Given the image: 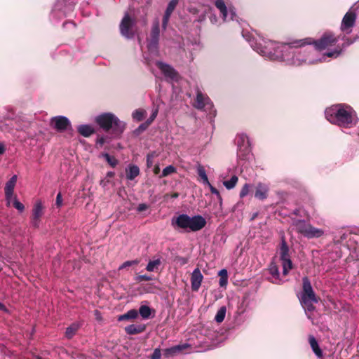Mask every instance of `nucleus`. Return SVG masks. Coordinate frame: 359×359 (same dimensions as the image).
Here are the masks:
<instances>
[{
    "mask_svg": "<svg viewBox=\"0 0 359 359\" xmlns=\"http://www.w3.org/2000/svg\"><path fill=\"white\" fill-rule=\"evenodd\" d=\"M243 36L249 42L252 48L262 57L296 67L325 62L327 57L336 58L341 53V50L334 49L323 53L322 57H316L315 50L311 47L304 48L305 45L312 43L310 38L280 43L260 36L255 37L248 32H243Z\"/></svg>",
    "mask_w": 359,
    "mask_h": 359,
    "instance_id": "1",
    "label": "nucleus"
},
{
    "mask_svg": "<svg viewBox=\"0 0 359 359\" xmlns=\"http://www.w3.org/2000/svg\"><path fill=\"white\" fill-rule=\"evenodd\" d=\"M325 115L329 122L341 128H350L358 123L355 111L346 104L332 105L325 109Z\"/></svg>",
    "mask_w": 359,
    "mask_h": 359,
    "instance_id": "2",
    "label": "nucleus"
},
{
    "mask_svg": "<svg viewBox=\"0 0 359 359\" xmlns=\"http://www.w3.org/2000/svg\"><path fill=\"white\" fill-rule=\"evenodd\" d=\"M171 225L177 231L196 232L205 226L206 220L199 215L190 217L183 213L173 217L171 219Z\"/></svg>",
    "mask_w": 359,
    "mask_h": 359,
    "instance_id": "3",
    "label": "nucleus"
},
{
    "mask_svg": "<svg viewBox=\"0 0 359 359\" xmlns=\"http://www.w3.org/2000/svg\"><path fill=\"white\" fill-rule=\"evenodd\" d=\"M298 297L307 318L313 320L316 312L315 304L318 302L319 299L316 297L311 282L306 276L302 278V290Z\"/></svg>",
    "mask_w": 359,
    "mask_h": 359,
    "instance_id": "4",
    "label": "nucleus"
},
{
    "mask_svg": "<svg viewBox=\"0 0 359 359\" xmlns=\"http://www.w3.org/2000/svg\"><path fill=\"white\" fill-rule=\"evenodd\" d=\"M95 122L106 132H111L116 137L120 136L125 130L126 123L121 121L114 114L104 112L95 118Z\"/></svg>",
    "mask_w": 359,
    "mask_h": 359,
    "instance_id": "5",
    "label": "nucleus"
},
{
    "mask_svg": "<svg viewBox=\"0 0 359 359\" xmlns=\"http://www.w3.org/2000/svg\"><path fill=\"white\" fill-rule=\"evenodd\" d=\"M237 145V163L238 166L243 167L252 158L250 141L247 135L238 134L236 137Z\"/></svg>",
    "mask_w": 359,
    "mask_h": 359,
    "instance_id": "6",
    "label": "nucleus"
},
{
    "mask_svg": "<svg viewBox=\"0 0 359 359\" xmlns=\"http://www.w3.org/2000/svg\"><path fill=\"white\" fill-rule=\"evenodd\" d=\"M74 3L70 0H57L50 14L53 20H58L66 17L73 11Z\"/></svg>",
    "mask_w": 359,
    "mask_h": 359,
    "instance_id": "7",
    "label": "nucleus"
},
{
    "mask_svg": "<svg viewBox=\"0 0 359 359\" xmlns=\"http://www.w3.org/2000/svg\"><path fill=\"white\" fill-rule=\"evenodd\" d=\"M160 36V24L158 19L153 22L150 38L148 39L147 48L149 54L153 56H158V41Z\"/></svg>",
    "mask_w": 359,
    "mask_h": 359,
    "instance_id": "8",
    "label": "nucleus"
},
{
    "mask_svg": "<svg viewBox=\"0 0 359 359\" xmlns=\"http://www.w3.org/2000/svg\"><path fill=\"white\" fill-rule=\"evenodd\" d=\"M311 44L314 45V46L311 47V48L315 50V56L320 57L318 55L319 52L325 49H328L330 47L334 46L337 41V39L332 34L325 33L319 40L313 41L311 39ZM322 56L323 55L320 57Z\"/></svg>",
    "mask_w": 359,
    "mask_h": 359,
    "instance_id": "9",
    "label": "nucleus"
},
{
    "mask_svg": "<svg viewBox=\"0 0 359 359\" xmlns=\"http://www.w3.org/2000/svg\"><path fill=\"white\" fill-rule=\"evenodd\" d=\"M215 6L219 11L224 22L236 21L238 22V17L233 6L226 5L224 0H215Z\"/></svg>",
    "mask_w": 359,
    "mask_h": 359,
    "instance_id": "10",
    "label": "nucleus"
},
{
    "mask_svg": "<svg viewBox=\"0 0 359 359\" xmlns=\"http://www.w3.org/2000/svg\"><path fill=\"white\" fill-rule=\"evenodd\" d=\"M135 20L132 19L128 13L125 14L120 24V32L123 36L128 39H131L135 36L133 27Z\"/></svg>",
    "mask_w": 359,
    "mask_h": 359,
    "instance_id": "11",
    "label": "nucleus"
},
{
    "mask_svg": "<svg viewBox=\"0 0 359 359\" xmlns=\"http://www.w3.org/2000/svg\"><path fill=\"white\" fill-rule=\"evenodd\" d=\"M50 125L58 132H63L72 128L69 119L65 116L52 117L50 120Z\"/></svg>",
    "mask_w": 359,
    "mask_h": 359,
    "instance_id": "12",
    "label": "nucleus"
},
{
    "mask_svg": "<svg viewBox=\"0 0 359 359\" xmlns=\"http://www.w3.org/2000/svg\"><path fill=\"white\" fill-rule=\"evenodd\" d=\"M155 64L164 75L167 81H177L178 80L180 76L172 67L161 61H156Z\"/></svg>",
    "mask_w": 359,
    "mask_h": 359,
    "instance_id": "13",
    "label": "nucleus"
},
{
    "mask_svg": "<svg viewBox=\"0 0 359 359\" xmlns=\"http://www.w3.org/2000/svg\"><path fill=\"white\" fill-rule=\"evenodd\" d=\"M194 106L198 109L210 111L213 104L208 96L201 91L197 90L196 98Z\"/></svg>",
    "mask_w": 359,
    "mask_h": 359,
    "instance_id": "14",
    "label": "nucleus"
},
{
    "mask_svg": "<svg viewBox=\"0 0 359 359\" xmlns=\"http://www.w3.org/2000/svg\"><path fill=\"white\" fill-rule=\"evenodd\" d=\"M355 20L356 15L353 12H347L342 19L341 30L346 34H350L352 27L355 25Z\"/></svg>",
    "mask_w": 359,
    "mask_h": 359,
    "instance_id": "15",
    "label": "nucleus"
},
{
    "mask_svg": "<svg viewBox=\"0 0 359 359\" xmlns=\"http://www.w3.org/2000/svg\"><path fill=\"white\" fill-rule=\"evenodd\" d=\"M269 191V184L259 182L256 185L255 197L260 201H264L268 197Z\"/></svg>",
    "mask_w": 359,
    "mask_h": 359,
    "instance_id": "16",
    "label": "nucleus"
},
{
    "mask_svg": "<svg viewBox=\"0 0 359 359\" xmlns=\"http://www.w3.org/2000/svg\"><path fill=\"white\" fill-rule=\"evenodd\" d=\"M203 279V276L202 275L200 269L198 268L195 269L191 276V289L193 291H198L201 283Z\"/></svg>",
    "mask_w": 359,
    "mask_h": 359,
    "instance_id": "17",
    "label": "nucleus"
},
{
    "mask_svg": "<svg viewBox=\"0 0 359 359\" xmlns=\"http://www.w3.org/2000/svg\"><path fill=\"white\" fill-rule=\"evenodd\" d=\"M189 346V345L188 344H184L166 348L164 351V355L166 358L174 356L177 353H180L181 351H182L183 350L186 349Z\"/></svg>",
    "mask_w": 359,
    "mask_h": 359,
    "instance_id": "18",
    "label": "nucleus"
},
{
    "mask_svg": "<svg viewBox=\"0 0 359 359\" xmlns=\"http://www.w3.org/2000/svg\"><path fill=\"white\" fill-rule=\"evenodd\" d=\"M293 226L298 233L306 236L310 224H307L304 220L297 219L293 222Z\"/></svg>",
    "mask_w": 359,
    "mask_h": 359,
    "instance_id": "19",
    "label": "nucleus"
},
{
    "mask_svg": "<svg viewBox=\"0 0 359 359\" xmlns=\"http://www.w3.org/2000/svg\"><path fill=\"white\" fill-rule=\"evenodd\" d=\"M77 130L83 137H90L95 133L94 128L89 124H81L77 127Z\"/></svg>",
    "mask_w": 359,
    "mask_h": 359,
    "instance_id": "20",
    "label": "nucleus"
},
{
    "mask_svg": "<svg viewBox=\"0 0 359 359\" xmlns=\"http://www.w3.org/2000/svg\"><path fill=\"white\" fill-rule=\"evenodd\" d=\"M126 178L128 180H133L140 175V168L135 165H129L126 169Z\"/></svg>",
    "mask_w": 359,
    "mask_h": 359,
    "instance_id": "21",
    "label": "nucleus"
},
{
    "mask_svg": "<svg viewBox=\"0 0 359 359\" xmlns=\"http://www.w3.org/2000/svg\"><path fill=\"white\" fill-rule=\"evenodd\" d=\"M323 235L324 231L322 229L313 227L310 224L305 237L308 238H320Z\"/></svg>",
    "mask_w": 359,
    "mask_h": 359,
    "instance_id": "22",
    "label": "nucleus"
},
{
    "mask_svg": "<svg viewBox=\"0 0 359 359\" xmlns=\"http://www.w3.org/2000/svg\"><path fill=\"white\" fill-rule=\"evenodd\" d=\"M269 271L273 278H274L271 282L275 284H280L282 281L279 278L280 273L278 266L274 263H271L269 266Z\"/></svg>",
    "mask_w": 359,
    "mask_h": 359,
    "instance_id": "23",
    "label": "nucleus"
},
{
    "mask_svg": "<svg viewBox=\"0 0 359 359\" xmlns=\"http://www.w3.org/2000/svg\"><path fill=\"white\" fill-rule=\"evenodd\" d=\"M146 327L144 325L132 324L125 327V331L128 334H136L144 331Z\"/></svg>",
    "mask_w": 359,
    "mask_h": 359,
    "instance_id": "24",
    "label": "nucleus"
},
{
    "mask_svg": "<svg viewBox=\"0 0 359 359\" xmlns=\"http://www.w3.org/2000/svg\"><path fill=\"white\" fill-rule=\"evenodd\" d=\"M309 341L313 353L318 358H321L323 356V351L319 347L318 343L316 338L313 336H309Z\"/></svg>",
    "mask_w": 359,
    "mask_h": 359,
    "instance_id": "25",
    "label": "nucleus"
},
{
    "mask_svg": "<svg viewBox=\"0 0 359 359\" xmlns=\"http://www.w3.org/2000/svg\"><path fill=\"white\" fill-rule=\"evenodd\" d=\"M280 260L290 258L289 255V248L284 237H282L281 239L280 247Z\"/></svg>",
    "mask_w": 359,
    "mask_h": 359,
    "instance_id": "26",
    "label": "nucleus"
},
{
    "mask_svg": "<svg viewBox=\"0 0 359 359\" xmlns=\"http://www.w3.org/2000/svg\"><path fill=\"white\" fill-rule=\"evenodd\" d=\"M196 172H197V174H198V177L201 180L202 183L204 185L209 184L210 182H209L208 178V176H207V174H206V171H205L204 167L202 165H201V164L197 165V166H196Z\"/></svg>",
    "mask_w": 359,
    "mask_h": 359,
    "instance_id": "27",
    "label": "nucleus"
},
{
    "mask_svg": "<svg viewBox=\"0 0 359 359\" xmlns=\"http://www.w3.org/2000/svg\"><path fill=\"white\" fill-rule=\"evenodd\" d=\"M80 327V324L79 323H74L71 325H69L65 332V337L68 339H72Z\"/></svg>",
    "mask_w": 359,
    "mask_h": 359,
    "instance_id": "28",
    "label": "nucleus"
},
{
    "mask_svg": "<svg viewBox=\"0 0 359 359\" xmlns=\"http://www.w3.org/2000/svg\"><path fill=\"white\" fill-rule=\"evenodd\" d=\"M17 175H14L11 177V178L6 182L4 190L5 194L8 195L11 194V192H13L16 182H17Z\"/></svg>",
    "mask_w": 359,
    "mask_h": 359,
    "instance_id": "29",
    "label": "nucleus"
},
{
    "mask_svg": "<svg viewBox=\"0 0 359 359\" xmlns=\"http://www.w3.org/2000/svg\"><path fill=\"white\" fill-rule=\"evenodd\" d=\"M138 316V312L135 309L129 310L127 313L123 315H121L118 316V320L119 321H123L125 320H130L135 319Z\"/></svg>",
    "mask_w": 359,
    "mask_h": 359,
    "instance_id": "30",
    "label": "nucleus"
},
{
    "mask_svg": "<svg viewBox=\"0 0 359 359\" xmlns=\"http://www.w3.org/2000/svg\"><path fill=\"white\" fill-rule=\"evenodd\" d=\"M161 264V261L160 258L150 260L146 266V269L149 272L154 271L158 269Z\"/></svg>",
    "mask_w": 359,
    "mask_h": 359,
    "instance_id": "31",
    "label": "nucleus"
},
{
    "mask_svg": "<svg viewBox=\"0 0 359 359\" xmlns=\"http://www.w3.org/2000/svg\"><path fill=\"white\" fill-rule=\"evenodd\" d=\"M139 313L143 319H149L151 314V309L147 305H141Z\"/></svg>",
    "mask_w": 359,
    "mask_h": 359,
    "instance_id": "32",
    "label": "nucleus"
},
{
    "mask_svg": "<svg viewBox=\"0 0 359 359\" xmlns=\"http://www.w3.org/2000/svg\"><path fill=\"white\" fill-rule=\"evenodd\" d=\"M226 313V306H223L220 307L215 316V320L218 323H222L225 318Z\"/></svg>",
    "mask_w": 359,
    "mask_h": 359,
    "instance_id": "33",
    "label": "nucleus"
},
{
    "mask_svg": "<svg viewBox=\"0 0 359 359\" xmlns=\"http://www.w3.org/2000/svg\"><path fill=\"white\" fill-rule=\"evenodd\" d=\"M43 215V206L40 202H37L32 210V217L41 218Z\"/></svg>",
    "mask_w": 359,
    "mask_h": 359,
    "instance_id": "34",
    "label": "nucleus"
},
{
    "mask_svg": "<svg viewBox=\"0 0 359 359\" xmlns=\"http://www.w3.org/2000/svg\"><path fill=\"white\" fill-rule=\"evenodd\" d=\"M238 178L237 176H232L230 180L224 181L223 184L226 187V189L230 190L235 187L238 182Z\"/></svg>",
    "mask_w": 359,
    "mask_h": 359,
    "instance_id": "35",
    "label": "nucleus"
},
{
    "mask_svg": "<svg viewBox=\"0 0 359 359\" xmlns=\"http://www.w3.org/2000/svg\"><path fill=\"white\" fill-rule=\"evenodd\" d=\"M283 273L284 276L288 274L289 271L292 268V263L290 259H282Z\"/></svg>",
    "mask_w": 359,
    "mask_h": 359,
    "instance_id": "36",
    "label": "nucleus"
},
{
    "mask_svg": "<svg viewBox=\"0 0 359 359\" xmlns=\"http://www.w3.org/2000/svg\"><path fill=\"white\" fill-rule=\"evenodd\" d=\"M6 114L3 116L2 120L1 121L3 122L4 121L6 120H14L15 117V114L13 108L11 107H6Z\"/></svg>",
    "mask_w": 359,
    "mask_h": 359,
    "instance_id": "37",
    "label": "nucleus"
},
{
    "mask_svg": "<svg viewBox=\"0 0 359 359\" xmlns=\"http://www.w3.org/2000/svg\"><path fill=\"white\" fill-rule=\"evenodd\" d=\"M145 114H146V111L144 110L139 109L135 110L133 112L132 116L134 120L140 121L143 119Z\"/></svg>",
    "mask_w": 359,
    "mask_h": 359,
    "instance_id": "38",
    "label": "nucleus"
},
{
    "mask_svg": "<svg viewBox=\"0 0 359 359\" xmlns=\"http://www.w3.org/2000/svg\"><path fill=\"white\" fill-rule=\"evenodd\" d=\"M177 172V169L175 167H174L172 165H170L167 167H165L161 175V177H167L171 174L175 173Z\"/></svg>",
    "mask_w": 359,
    "mask_h": 359,
    "instance_id": "39",
    "label": "nucleus"
},
{
    "mask_svg": "<svg viewBox=\"0 0 359 359\" xmlns=\"http://www.w3.org/2000/svg\"><path fill=\"white\" fill-rule=\"evenodd\" d=\"M102 156L111 167L114 168L118 164V161L114 157L111 156L109 154L104 153L102 154Z\"/></svg>",
    "mask_w": 359,
    "mask_h": 359,
    "instance_id": "40",
    "label": "nucleus"
},
{
    "mask_svg": "<svg viewBox=\"0 0 359 359\" xmlns=\"http://www.w3.org/2000/svg\"><path fill=\"white\" fill-rule=\"evenodd\" d=\"M178 4V0H171L166 8L165 12L170 15L172 14L175 8H176L177 5Z\"/></svg>",
    "mask_w": 359,
    "mask_h": 359,
    "instance_id": "41",
    "label": "nucleus"
},
{
    "mask_svg": "<svg viewBox=\"0 0 359 359\" xmlns=\"http://www.w3.org/2000/svg\"><path fill=\"white\" fill-rule=\"evenodd\" d=\"M139 260L135 259V260H130V261H126L123 262L118 268L119 270L126 269L127 267H129L133 265H137L139 264Z\"/></svg>",
    "mask_w": 359,
    "mask_h": 359,
    "instance_id": "42",
    "label": "nucleus"
},
{
    "mask_svg": "<svg viewBox=\"0 0 359 359\" xmlns=\"http://www.w3.org/2000/svg\"><path fill=\"white\" fill-rule=\"evenodd\" d=\"M250 185L248 183L245 184L241 191H240V194H239V196L241 198H244L245 196H246L249 192H250Z\"/></svg>",
    "mask_w": 359,
    "mask_h": 359,
    "instance_id": "43",
    "label": "nucleus"
},
{
    "mask_svg": "<svg viewBox=\"0 0 359 359\" xmlns=\"http://www.w3.org/2000/svg\"><path fill=\"white\" fill-rule=\"evenodd\" d=\"M13 205L14 208H16L20 212H22L25 210L24 205L22 203H20L17 199L16 197H14V198H13Z\"/></svg>",
    "mask_w": 359,
    "mask_h": 359,
    "instance_id": "44",
    "label": "nucleus"
},
{
    "mask_svg": "<svg viewBox=\"0 0 359 359\" xmlns=\"http://www.w3.org/2000/svg\"><path fill=\"white\" fill-rule=\"evenodd\" d=\"M170 15H170V14H168L167 13H165V14L163 15V20H162V28L164 30H165L166 28H167V26H168V22H169Z\"/></svg>",
    "mask_w": 359,
    "mask_h": 359,
    "instance_id": "45",
    "label": "nucleus"
},
{
    "mask_svg": "<svg viewBox=\"0 0 359 359\" xmlns=\"http://www.w3.org/2000/svg\"><path fill=\"white\" fill-rule=\"evenodd\" d=\"M161 349L158 348H155L153 353L151 354L150 358L151 359H161Z\"/></svg>",
    "mask_w": 359,
    "mask_h": 359,
    "instance_id": "46",
    "label": "nucleus"
},
{
    "mask_svg": "<svg viewBox=\"0 0 359 359\" xmlns=\"http://www.w3.org/2000/svg\"><path fill=\"white\" fill-rule=\"evenodd\" d=\"M135 280L138 282H141L143 280L149 281L152 280V278L147 275H139L135 278Z\"/></svg>",
    "mask_w": 359,
    "mask_h": 359,
    "instance_id": "47",
    "label": "nucleus"
},
{
    "mask_svg": "<svg viewBox=\"0 0 359 359\" xmlns=\"http://www.w3.org/2000/svg\"><path fill=\"white\" fill-rule=\"evenodd\" d=\"M157 114H158V109H156L153 111L150 117L146 121L147 124L150 125L154 121V120L156 118V117L157 116Z\"/></svg>",
    "mask_w": 359,
    "mask_h": 359,
    "instance_id": "48",
    "label": "nucleus"
},
{
    "mask_svg": "<svg viewBox=\"0 0 359 359\" xmlns=\"http://www.w3.org/2000/svg\"><path fill=\"white\" fill-rule=\"evenodd\" d=\"M206 185L208 186V187L210 188V192L212 194L216 195L219 198H221L219 191L215 187H214L210 182H209V184H206Z\"/></svg>",
    "mask_w": 359,
    "mask_h": 359,
    "instance_id": "49",
    "label": "nucleus"
},
{
    "mask_svg": "<svg viewBox=\"0 0 359 359\" xmlns=\"http://www.w3.org/2000/svg\"><path fill=\"white\" fill-rule=\"evenodd\" d=\"M55 205L57 208H60L62 205V197L60 192L56 196Z\"/></svg>",
    "mask_w": 359,
    "mask_h": 359,
    "instance_id": "50",
    "label": "nucleus"
},
{
    "mask_svg": "<svg viewBox=\"0 0 359 359\" xmlns=\"http://www.w3.org/2000/svg\"><path fill=\"white\" fill-rule=\"evenodd\" d=\"M31 223L34 227L38 228L40 225V218H36V217H32Z\"/></svg>",
    "mask_w": 359,
    "mask_h": 359,
    "instance_id": "51",
    "label": "nucleus"
},
{
    "mask_svg": "<svg viewBox=\"0 0 359 359\" xmlns=\"http://www.w3.org/2000/svg\"><path fill=\"white\" fill-rule=\"evenodd\" d=\"M228 283V278L220 277L219 285L222 287H225Z\"/></svg>",
    "mask_w": 359,
    "mask_h": 359,
    "instance_id": "52",
    "label": "nucleus"
},
{
    "mask_svg": "<svg viewBox=\"0 0 359 359\" xmlns=\"http://www.w3.org/2000/svg\"><path fill=\"white\" fill-rule=\"evenodd\" d=\"M105 142L106 138L104 136L99 137L96 141V144L100 146H102Z\"/></svg>",
    "mask_w": 359,
    "mask_h": 359,
    "instance_id": "53",
    "label": "nucleus"
},
{
    "mask_svg": "<svg viewBox=\"0 0 359 359\" xmlns=\"http://www.w3.org/2000/svg\"><path fill=\"white\" fill-rule=\"evenodd\" d=\"M218 275H219L220 277L228 278V272H227V270H226V269H221V270L219 271Z\"/></svg>",
    "mask_w": 359,
    "mask_h": 359,
    "instance_id": "54",
    "label": "nucleus"
},
{
    "mask_svg": "<svg viewBox=\"0 0 359 359\" xmlns=\"http://www.w3.org/2000/svg\"><path fill=\"white\" fill-rule=\"evenodd\" d=\"M13 192H11V194H8V195L7 194H5L6 200L8 205H9L11 202V200H12V198H13Z\"/></svg>",
    "mask_w": 359,
    "mask_h": 359,
    "instance_id": "55",
    "label": "nucleus"
},
{
    "mask_svg": "<svg viewBox=\"0 0 359 359\" xmlns=\"http://www.w3.org/2000/svg\"><path fill=\"white\" fill-rule=\"evenodd\" d=\"M147 208V205L145 203H140L137 206V211L142 212Z\"/></svg>",
    "mask_w": 359,
    "mask_h": 359,
    "instance_id": "56",
    "label": "nucleus"
},
{
    "mask_svg": "<svg viewBox=\"0 0 359 359\" xmlns=\"http://www.w3.org/2000/svg\"><path fill=\"white\" fill-rule=\"evenodd\" d=\"M149 126V124H147V122H145V123H144L141 124V125L139 126L138 130H141V131L144 130H146V128H147Z\"/></svg>",
    "mask_w": 359,
    "mask_h": 359,
    "instance_id": "57",
    "label": "nucleus"
},
{
    "mask_svg": "<svg viewBox=\"0 0 359 359\" xmlns=\"http://www.w3.org/2000/svg\"><path fill=\"white\" fill-rule=\"evenodd\" d=\"M5 151V147L4 144H0V156Z\"/></svg>",
    "mask_w": 359,
    "mask_h": 359,
    "instance_id": "58",
    "label": "nucleus"
},
{
    "mask_svg": "<svg viewBox=\"0 0 359 359\" xmlns=\"http://www.w3.org/2000/svg\"><path fill=\"white\" fill-rule=\"evenodd\" d=\"M95 315L96 316L97 320H100L101 319L100 313L98 311L96 310L95 311Z\"/></svg>",
    "mask_w": 359,
    "mask_h": 359,
    "instance_id": "59",
    "label": "nucleus"
},
{
    "mask_svg": "<svg viewBox=\"0 0 359 359\" xmlns=\"http://www.w3.org/2000/svg\"><path fill=\"white\" fill-rule=\"evenodd\" d=\"M115 173L112 171H109L107 173V177H113L114 176Z\"/></svg>",
    "mask_w": 359,
    "mask_h": 359,
    "instance_id": "60",
    "label": "nucleus"
},
{
    "mask_svg": "<svg viewBox=\"0 0 359 359\" xmlns=\"http://www.w3.org/2000/svg\"><path fill=\"white\" fill-rule=\"evenodd\" d=\"M210 21H211V22H212V23H215V22H216V21H217V18H216V16H215V15H214V16H211V17L210 18Z\"/></svg>",
    "mask_w": 359,
    "mask_h": 359,
    "instance_id": "61",
    "label": "nucleus"
},
{
    "mask_svg": "<svg viewBox=\"0 0 359 359\" xmlns=\"http://www.w3.org/2000/svg\"><path fill=\"white\" fill-rule=\"evenodd\" d=\"M159 171H160V168H159V167H158V165H157V166H156V167L154 168V173H155V174H158V173L159 172Z\"/></svg>",
    "mask_w": 359,
    "mask_h": 359,
    "instance_id": "62",
    "label": "nucleus"
},
{
    "mask_svg": "<svg viewBox=\"0 0 359 359\" xmlns=\"http://www.w3.org/2000/svg\"><path fill=\"white\" fill-rule=\"evenodd\" d=\"M5 309V306L3 304L0 303V310H3Z\"/></svg>",
    "mask_w": 359,
    "mask_h": 359,
    "instance_id": "63",
    "label": "nucleus"
},
{
    "mask_svg": "<svg viewBox=\"0 0 359 359\" xmlns=\"http://www.w3.org/2000/svg\"><path fill=\"white\" fill-rule=\"evenodd\" d=\"M144 60L147 61V64H149L150 63V60H149V58L147 57H144Z\"/></svg>",
    "mask_w": 359,
    "mask_h": 359,
    "instance_id": "64",
    "label": "nucleus"
}]
</instances>
